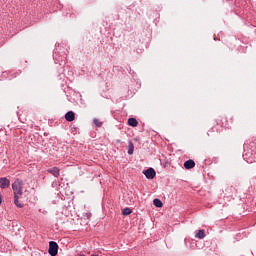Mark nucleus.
<instances>
[{"label": "nucleus", "mask_w": 256, "mask_h": 256, "mask_svg": "<svg viewBox=\"0 0 256 256\" xmlns=\"http://www.w3.org/2000/svg\"><path fill=\"white\" fill-rule=\"evenodd\" d=\"M131 213H133V210H131V208L129 207H126L122 210V215L127 216V215H131Z\"/></svg>", "instance_id": "ddd939ff"}, {"label": "nucleus", "mask_w": 256, "mask_h": 256, "mask_svg": "<svg viewBox=\"0 0 256 256\" xmlns=\"http://www.w3.org/2000/svg\"><path fill=\"white\" fill-rule=\"evenodd\" d=\"M11 181L7 177L0 178V189H9Z\"/></svg>", "instance_id": "20e7f679"}, {"label": "nucleus", "mask_w": 256, "mask_h": 256, "mask_svg": "<svg viewBox=\"0 0 256 256\" xmlns=\"http://www.w3.org/2000/svg\"><path fill=\"white\" fill-rule=\"evenodd\" d=\"M117 143H121V140H117Z\"/></svg>", "instance_id": "a211bd4d"}, {"label": "nucleus", "mask_w": 256, "mask_h": 256, "mask_svg": "<svg viewBox=\"0 0 256 256\" xmlns=\"http://www.w3.org/2000/svg\"><path fill=\"white\" fill-rule=\"evenodd\" d=\"M185 245H187V239L184 240Z\"/></svg>", "instance_id": "f3484780"}, {"label": "nucleus", "mask_w": 256, "mask_h": 256, "mask_svg": "<svg viewBox=\"0 0 256 256\" xmlns=\"http://www.w3.org/2000/svg\"><path fill=\"white\" fill-rule=\"evenodd\" d=\"M65 119L66 121H68L69 123H71L72 121H75V112L73 111H68L65 114Z\"/></svg>", "instance_id": "39448f33"}, {"label": "nucleus", "mask_w": 256, "mask_h": 256, "mask_svg": "<svg viewBox=\"0 0 256 256\" xmlns=\"http://www.w3.org/2000/svg\"><path fill=\"white\" fill-rule=\"evenodd\" d=\"M48 173H51V175H53V177H59L60 175V170L57 167H53L47 170Z\"/></svg>", "instance_id": "0eeeda50"}, {"label": "nucleus", "mask_w": 256, "mask_h": 256, "mask_svg": "<svg viewBox=\"0 0 256 256\" xmlns=\"http://www.w3.org/2000/svg\"><path fill=\"white\" fill-rule=\"evenodd\" d=\"M2 201H3V199H2L1 196H0V205H1Z\"/></svg>", "instance_id": "dca6fc26"}, {"label": "nucleus", "mask_w": 256, "mask_h": 256, "mask_svg": "<svg viewBox=\"0 0 256 256\" xmlns=\"http://www.w3.org/2000/svg\"><path fill=\"white\" fill-rule=\"evenodd\" d=\"M14 197H23V180L16 179L12 184Z\"/></svg>", "instance_id": "f257e3e1"}, {"label": "nucleus", "mask_w": 256, "mask_h": 256, "mask_svg": "<svg viewBox=\"0 0 256 256\" xmlns=\"http://www.w3.org/2000/svg\"><path fill=\"white\" fill-rule=\"evenodd\" d=\"M205 230L202 229V230H199L196 234H195V237L196 239H205Z\"/></svg>", "instance_id": "9d476101"}, {"label": "nucleus", "mask_w": 256, "mask_h": 256, "mask_svg": "<svg viewBox=\"0 0 256 256\" xmlns=\"http://www.w3.org/2000/svg\"><path fill=\"white\" fill-rule=\"evenodd\" d=\"M135 151V145L133 144L132 141L128 142V155H133Z\"/></svg>", "instance_id": "1a4fd4ad"}, {"label": "nucleus", "mask_w": 256, "mask_h": 256, "mask_svg": "<svg viewBox=\"0 0 256 256\" xmlns=\"http://www.w3.org/2000/svg\"><path fill=\"white\" fill-rule=\"evenodd\" d=\"M20 197L21 196H14V205H16V207H18L19 209H23V204L19 202Z\"/></svg>", "instance_id": "9b49d317"}, {"label": "nucleus", "mask_w": 256, "mask_h": 256, "mask_svg": "<svg viewBox=\"0 0 256 256\" xmlns=\"http://www.w3.org/2000/svg\"><path fill=\"white\" fill-rule=\"evenodd\" d=\"M153 204L155 207H158V208L163 207V202L161 200H159V198L154 199Z\"/></svg>", "instance_id": "f8f14e48"}, {"label": "nucleus", "mask_w": 256, "mask_h": 256, "mask_svg": "<svg viewBox=\"0 0 256 256\" xmlns=\"http://www.w3.org/2000/svg\"><path fill=\"white\" fill-rule=\"evenodd\" d=\"M48 253L50 256H57V253H59V244L55 241H50Z\"/></svg>", "instance_id": "f03ea898"}, {"label": "nucleus", "mask_w": 256, "mask_h": 256, "mask_svg": "<svg viewBox=\"0 0 256 256\" xmlns=\"http://www.w3.org/2000/svg\"><path fill=\"white\" fill-rule=\"evenodd\" d=\"M83 217H85L86 219H91V217H92V214H91V212H86V213H84L83 214Z\"/></svg>", "instance_id": "2eb2a0df"}, {"label": "nucleus", "mask_w": 256, "mask_h": 256, "mask_svg": "<svg viewBox=\"0 0 256 256\" xmlns=\"http://www.w3.org/2000/svg\"><path fill=\"white\" fill-rule=\"evenodd\" d=\"M195 167V160L189 159L184 162V168L185 169H193Z\"/></svg>", "instance_id": "423d86ee"}, {"label": "nucleus", "mask_w": 256, "mask_h": 256, "mask_svg": "<svg viewBox=\"0 0 256 256\" xmlns=\"http://www.w3.org/2000/svg\"><path fill=\"white\" fill-rule=\"evenodd\" d=\"M128 125L130 127H137V125H139V122L137 121L136 118H129L128 119Z\"/></svg>", "instance_id": "6e6552de"}, {"label": "nucleus", "mask_w": 256, "mask_h": 256, "mask_svg": "<svg viewBox=\"0 0 256 256\" xmlns=\"http://www.w3.org/2000/svg\"><path fill=\"white\" fill-rule=\"evenodd\" d=\"M93 123H94V125H96V127L103 126V122L99 121V119H97V118H94Z\"/></svg>", "instance_id": "4468645a"}, {"label": "nucleus", "mask_w": 256, "mask_h": 256, "mask_svg": "<svg viewBox=\"0 0 256 256\" xmlns=\"http://www.w3.org/2000/svg\"><path fill=\"white\" fill-rule=\"evenodd\" d=\"M143 175H145L146 179H155L157 172L153 168H148L143 171Z\"/></svg>", "instance_id": "7ed1b4c3"}]
</instances>
